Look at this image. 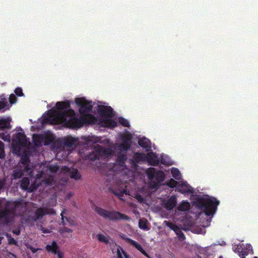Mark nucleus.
I'll use <instances>...</instances> for the list:
<instances>
[{
    "label": "nucleus",
    "mask_w": 258,
    "mask_h": 258,
    "mask_svg": "<svg viewBox=\"0 0 258 258\" xmlns=\"http://www.w3.org/2000/svg\"><path fill=\"white\" fill-rule=\"evenodd\" d=\"M75 102L80 107L81 117H76L75 111L71 108L69 101H59L55 104L57 110H54L55 123H63L64 126L70 128H79L85 124L95 122L96 119L94 115L85 114L92 110V101H88L84 98H77Z\"/></svg>",
    "instance_id": "f257e3e1"
},
{
    "label": "nucleus",
    "mask_w": 258,
    "mask_h": 258,
    "mask_svg": "<svg viewBox=\"0 0 258 258\" xmlns=\"http://www.w3.org/2000/svg\"><path fill=\"white\" fill-rule=\"evenodd\" d=\"M193 204L200 210H217L220 201L213 197H198L193 202Z\"/></svg>",
    "instance_id": "f03ea898"
},
{
    "label": "nucleus",
    "mask_w": 258,
    "mask_h": 258,
    "mask_svg": "<svg viewBox=\"0 0 258 258\" xmlns=\"http://www.w3.org/2000/svg\"><path fill=\"white\" fill-rule=\"evenodd\" d=\"M146 174L148 177L152 181L153 187L155 188L159 186V184L163 182L165 179V174L163 171L157 170L154 167H149L146 170Z\"/></svg>",
    "instance_id": "7ed1b4c3"
},
{
    "label": "nucleus",
    "mask_w": 258,
    "mask_h": 258,
    "mask_svg": "<svg viewBox=\"0 0 258 258\" xmlns=\"http://www.w3.org/2000/svg\"><path fill=\"white\" fill-rule=\"evenodd\" d=\"M98 213L109 220H130V218L127 216L116 211H98Z\"/></svg>",
    "instance_id": "20e7f679"
},
{
    "label": "nucleus",
    "mask_w": 258,
    "mask_h": 258,
    "mask_svg": "<svg viewBox=\"0 0 258 258\" xmlns=\"http://www.w3.org/2000/svg\"><path fill=\"white\" fill-rule=\"evenodd\" d=\"M232 248L233 251L239 253L240 256L253 253V249L250 244H247L245 246L243 244H234Z\"/></svg>",
    "instance_id": "39448f33"
},
{
    "label": "nucleus",
    "mask_w": 258,
    "mask_h": 258,
    "mask_svg": "<svg viewBox=\"0 0 258 258\" xmlns=\"http://www.w3.org/2000/svg\"><path fill=\"white\" fill-rule=\"evenodd\" d=\"M105 153V149L98 146L95 147V151L89 153L88 154L85 156L84 158L86 160L95 161L99 159L102 154Z\"/></svg>",
    "instance_id": "423d86ee"
},
{
    "label": "nucleus",
    "mask_w": 258,
    "mask_h": 258,
    "mask_svg": "<svg viewBox=\"0 0 258 258\" xmlns=\"http://www.w3.org/2000/svg\"><path fill=\"white\" fill-rule=\"evenodd\" d=\"M14 211H0V223H8L15 217Z\"/></svg>",
    "instance_id": "0eeeda50"
},
{
    "label": "nucleus",
    "mask_w": 258,
    "mask_h": 258,
    "mask_svg": "<svg viewBox=\"0 0 258 258\" xmlns=\"http://www.w3.org/2000/svg\"><path fill=\"white\" fill-rule=\"evenodd\" d=\"M24 174L29 175L30 177L33 176V172L24 170L22 167H20V166H17L12 175L13 179H17L20 178Z\"/></svg>",
    "instance_id": "6e6552de"
},
{
    "label": "nucleus",
    "mask_w": 258,
    "mask_h": 258,
    "mask_svg": "<svg viewBox=\"0 0 258 258\" xmlns=\"http://www.w3.org/2000/svg\"><path fill=\"white\" fill-rule=\"evenodd\" d=\"M215 211H202L199 214V218L206 220V223L203 222L204 227H207L209 225L211 220L215 214Z\"/></svg>",
    "instance_id": "1a4fd4ad"
},
{
    "label": "nucleus",
    "mask_w": 258,
    "mask_h": 258,
    "mask_svg": "<svg viewBox=\"0 0 258 258\" xmlns=\"http://www.w3.org/2000/svg\"><path fill=\"white\" fill-rule=\"evenodd\" d=\"M122 143L119 147L121 151L127 152L131 147V138L124 135L121 137Z\"/></svg>",
    "instance_id": "9d476101"
},
{
    "label": "nucleus",
    "mask_w": 258,
    "mask_h": 258,
    "mask_svg": "<svg viewBox=\"0 0 258 258\" xmlns=\"http://www.w3.org/2000/svg\"><path fill=\"white\" fill-rule=\"evenodd\" d=\"M17 166H20L24 170L33 172V168L30 165V160L27 156H22L21 158L20 162Z\"/></svg>",
    "instance_id": "9b49d317"
},
{
    "label": "nucleus",
    "mask_w": 258,
    "mask_h": 258,
    "mask_svg": "<svg viewBox=\"0 0 258 258\" xmlns=\"http://www.w3.org/2000/svg\"><path fill=\"white\" fill-rule=\"evenodd\" d=\"M121 238L125 240V241L128 244H130L131 245L135 247L136 248H137L138 250H139L140 251H141L143 254L146 255L148 258H150V256L148 255V254L145 252V251L143 249L142 246L138 243L137 242L134 241V240L128 238L126 237L125 235L121 236Z\"/></svg>",
    "instance_id": "f8f14e48"
},
{
    "label": "nucleus",
    "mask_w": 258,
    "mask_h": 258,
    "mask_svg": "<svg viewBox=\"0 0 258 258\" xmlns=\"http://www.w3.org/2000/svg\"><path fill=\"white\" fill-rule=\"evenodd\" d=\"M46 250L57 255V258H63V253L59 250L55 241H53L50 245L46 246Z\"/></svg>",
    "instance_id": "ddd939ff"
},
{
    "label": "nucleus",
    "mask_w": 258,
    "mask_h": 258,
    "mask_svg": "<svg viewBox=\"0 0 258 258\" xmlns=\"http://www.w3.org/2000/svg\"><path fill=\"white\" fill-rule=\"evenodd\" d=\"M98 112L101 115L103 116L111 117L113 116V109L110 106H99Z\"/></svg>",
    "instance_id": "4468645a"
},
{
    "label": "nucleus",
    "mask_w": 258,
    "mask_h": 258,
    "mask_svg": "<svg viewBox=\"0 0 258 258\" xmlns=\"http://www.w3.org/2000/svg\"><path fill=\"white\" fill-rule=\"evenodd\" d=\"M164 223L175 232V233L178 236L179 239L180 240H183L184 239L185 237L183 233H182V232L181 231L180 227L172 223H170L166 221H165L164 222Z\"/></svg>",
    "instance_id": "2eb2a0df"
},
{
    "label": "nucleus",
    "mask_w": 258,
    "mask_h": 258,
    "mask_svg": "<svg viewBox=\"0 0 258 258\" xmlns=\"http://www.w3.org/2000/svg\"><path fill=\"white\" fill-rule=\"evenodd\" d=\"M146 161L152 166H157L159 163V160L156 153L151 152H148L146 156Z\"/></svg>",
    "instance_id": "dca6fc26"
},
{
    "label": "nucleus",
    "mask_w": 258,
    "mask_h": 258,
    "mask_svg": "<svg viewBox=\"0 0 258 258\" xmlns=\"http://www.w3.org/2000/svg\"><path fill=\"white\" fill-rule=\"evenodd\" d=\"M15 141L17 144L25 147L28 143V140L23 133L19 132L16 134L15 137Z\"/></svg>",
    "instance_id": "f3484780"
},
{
    "label": "nucleus",
    "mask_w": 258,
    "mask_h": 258,
    "mask_svg": "<svg viewBox=\"0 0 258 258\" xmlns=\"http://www.w3.org/2000/svg\"><path fill=\"white\" fill-rule=\"evenodd\" d=\"M146 156L143 153L136 152L133 156V158L131 160L132 164L133 166H137V164L141 161H146Z\"/></svg>",
    "instance_id": "a211bd4d"
},
{
    "label": "nucleus",
    "mask_w": 258,
    "mask_h": 258,
    "mask_svg": "<svg viewBox=\"0 0 258 258\" xmlns=\"http://www.w3.org/2000/svg\"><path fill=\"white\" fill-rule=\"evenodd\" d=\"M177 190L182 194L192 193V191L190 189L186 182H179L177 187Z\"/></svg>",
    "instance_id": "6ab92c4d"
},
{
    "label": "nucleus",
    "mask_w": 258,
    "mask_h": 258,
    "mask_svg": "<svg viewBox=\"0 0 258 258\" xmlns=\"http://www.w3.org/2000/svg\"><path fill=\"white\" fill-rule=\"evenodd\" d=\"M177 203L176 198L174 196H172L165 202L164 207L166 210H173Z\"/></svg>",
    "instance_id": "aec40b11"
},
{
    "label": "nucleus",
    "mask_w": 258,
    "mask_h": 258,
    "mask_svg": "<svg viewBox=\"0 0 258 258\" xmlns=\"http://www.w3.org/2000/svg\"><path fill=\"white\" fill-rule=\"evenodd\" d=\"M138 144L141 147L145 149L146 151H149L151 148L150 141L145 137L140 138L138 141Z\"/></svg>",
    "instance_id": "412c9836"
},
{
    "label": "nucleus",
    "mask_w": 258,
    "mask_h": 258,
    "mask_svg": "<svg viewBox=\"0 0 258 258\" xmlns=\"http://www.w3.org/2000/svg\"><path fill=\"white\" fill-rule=\"evenodd\" d=\"M77 140L71 137H68L64 138L62 141V144L67 147L71 148L75 146Z\"/></svg>",
    "instance_id": "4be33fe9"
},
{
    "label": "nucleus",
    "mask_w": 258,
    "mask_h": 258,
    "mask_svg": "<svg viewBox=\"0 0 258 258\" xmlns=\"http://www.w3.org/2000/svg\"><path fill=\"white\" fill-rule=\"evenodd\" d=\"M11 119L10 117L7 118L1 119H0V130H4L5 129H10L11 125L10 122Z\"/></svg>",
    "instance_id": "5701e85b"
},
{
    "label": "nucleus",
    "mask_w": 258,
    "mask_h": 258,
    "mask_svg": "<svg viewBox=\"0 0 258 258\" xmlns=\"http://www.w3.org/2000/svg\"><path fill=\"white\" fill-rule=\"evenodd\" d=\"M33 141L36 146L41 147L44 141V135L39 134L34 135L33 136Z\"/></svg>",
    "instance_id": "b1692460"
},
{
    "label": "nucleus",
    "mask_w": 258,
    "mask_h": 258,
    "mask_svg": "<svg viewBox=\"0 0 258 258\" xmlns=\"http://www.w3.org/2000/svg\"><path fill=\"white\" fill-rule=\"evenodd\" d=\"M121 151L119 152V155L117 156L116 162L120 165L123 166L127 159L126 152Z\"/></svg>",
    "instance_id": "393cba45"
},
{
    "label": "nucleus",
    "mask_w": 258,
    "mask_h": 258,
    "mask_svg": "<svg viewBox=\"0 0 258 258\" xmlns=\"http://www.w3.org/2000/svg\"><path fill=\"white\" fill-rule=\"evenodd\" d=\"M114 250V252L116 253L117 258H130L126 253L119 246H117Z\"/></svg>",
    "instance_id": "a878e982"
},
{
    "label": "nucleus",
    "mask_w": 258,
    "mask_h": 258,
    "mask_svg": "<svg viewBox=\"0 0 258 258\" xmlns=\"http://www.w3.org/2000/svg\"><path fill=\"white\" fill-rule=\"evenodd\" d=\"M60 215L61 216V220L63 224L67 225L69 224L71 225H73L74 224V223L73 220L67 216V211H62Z\"/></svg>",
    "instance_id": "bb28decb"
},
{
    "label": "nucleus",
    "mask_w": 258,
    "mask_h": 258,
    "mask_svg": "<svg viewBox=\"0 0 258 258\" xmlns=\"http://www.w3.org/2000/svg\"><path fill=\"white\" fill-rule=\"evenodd\" d=\"M96 239L100 242L107 244L109 242V237L106 234L99 233L96 235Z\"/></svg>",
    "instance_id": "cd10ccee"
},
{
    "label": "nucleus",
    "mask_w": 258,
    "mask_h": 258,
    "mask_svg": "<svg viewBox=\"0 0 258 258\" xmlns=\"http://www.w3.org/2000/svg\"><path fill=\"white\" fill-rule=\"evenodd\" d=\"M44 211H36V212L34 213V215L32 217H29L27 220L29 222L32 221H35L37 219H38L39 218L42 217L43 214H44V213H43Z\"/></svg>",
    "instance_id": "c85d7f7f"
},
{
    "label": "nucleus",
    "mask_w": 258,
    "mask_h": 258,
    "mask_svg": "<svg viewBox=\"0 0 258 258\" xmlns=\"http://www.w3.org/2000/svg\"><path fill=\"white\" fill-rule=\"evenodd\" d=\"M29 184V179L28 177H25L21 180L20 187L22 189L26 190L28 189Z\"/></svg>",
    "instance_id": "c756f323"
},
{
    "label": "nucleus",
    "mask_w": 258,
    "mask_h": 258,
    "mask_svg": "<svg viewBox=\"0 0 258 258\" xmlns=\"http://www.w3.org/2000/svg\"><path fill=\"white\" fill-rule=\"evenodd\" d=\"M70 177L76 180H79L81 178V174L79 173L77 169H73L70 174Z\"/></svg>",
    "instance_id": "7c9ffc66"
},
{
    "label": "nucleus",
    "mask_w": 258,
    "mask_h": 258,
    "mask_svg": "<svg viewBox=\"0 0 258 258\" xmlns=\"http://www.w3.org/2000/svg\"><path fill=\"white\" fill-rule=\"evenodd\" d=\"M171 174L175 179L179 180L181 179V173L177 168H173L171 170Z\"/></svg>",
    "instance_id": "2f4dec72"
},
{
    "label": "nucleus",
    "mask_w": 258,
    "mask_h": 258,
    "mask_svg": "<svg viewBox=\"0 0 258 258\" xmlns=\"http://www.w3.org/2000/svg\"><path fill=\"white\" fill-rule=\"evenodd\" d=\"M190 205L187 201H183L176 210H190Z\"/></svg>",
    "instance_id": "473e14b6"
},
{
    "label": "nucleus",
    "mask_w": 258,
    "mask_h": 258,
    "mask_svg": "<svg viewBox=\"0 0 258 258\" xmlns=\"http://www.w3.org/2000/svg\"><path fill=\"white\" fill-rule=\"evenodd\" d=\"M113 193L115 195L117 196L121 200H122V197L124 195H130L129 191H128L126 189H123L122 190L119 191H114Z\"/></svg>",
    "instance_id": "72a5a7b5"
},
{
    "label": "nucleus",
    "mask_w": 258,
    "mask_h": 258,
    "mask_svg": "<svg viewBox=\"0 0 258 258\" xmlns=\"http://www.w3.org/2000/svg\"><path fill=\"white\" fill-rule=\"evenodd\" d=\"M54 140L53 137L50 135H44V145L45 146L48 145L53 142Z\"/></svg>",
    "instance_id": "f704fd0d"
},
{
    "label": "nucleus",
    "mask_w": 258,
    "mask_h": 258,
    "mask_svg": "<svg viewBox=\"0 0 258 258\" xmlns=\"http://www.w3.org/2000/svg\"><path fill=\"white\" fill-rule=\"evenodd\" d=\"M139 226L141 229L143 230H148L149 228L147 226V221L145 219H140L139 222Z\"/></svg>",
    "instance_id": "c9c22d12"
},
{
    "label": "nucleus",
    "mask_w": 258,
    "mask_h": 258,
    "mask_svg": "<svg viewBox=\"0 0 258 258\" xmlns=\"http://www.w3.org/2000/svg\"><path fill=\"white\" fill-rule=\"evenodd\" d=\"M104 123L106 126L110 127H114L116 126L117 125L116 122L114 120L112 119L106 120L104 121Z\"/></svg>",
    "instance_id": "e433bc0d"
},
{
    "label": "nucleus",
    "mask_w": 258,
    "mask_h": 258,
    "mask_svg": "<svg viewBox=\"0 0 258 258\" xmlns=\"http://www.w3.org/2000/svg\"><path fill=\"white\" fill-rule=\"evenodd\" d=\"M59 231L64 236L69 237L71 236L72 230L67 228H64L63 229H60Z\"/></svg>",
    "instance_id": "4c0bfd02"
},
{
    "label": "nucleus",
    "mask_w": 258,
    "mask_h": 258,
    "mask_svg": "<svg viewBox=\"0 0 258 258\" xmlns=\"http://www.w3.org/2000/svg\"><path fill=\"white\" fill-rule=\"evenodd\" d=\"M178 184L179 182L172 178H171L167 183V185L171 188H173L175 187H177Z\"/></svg>",
    "instance_id": "58836bf2"
},
{
    "label": "nucleus",
    "mask_w": 258,
    "mask_h": 258,
    "mask_svg": "<svg viewBox=\"0 0 258 258\" xmlns=\"http://www.w3.org/2000/svg\"><path fill=\"white\" fill-rule=\"evenodd\" d=\"M119 123L123 126L129 127L130 125L127 119H125L124 118L120 117L119 119Z\"/></svg>",
    "instance_id": "ea45409f"
},
{
    "label": "nucleus",
    "mask_w": 258,
    "mask_h": 258,
    "mask_svg": "<svg viewBox=\"0 0 258 258\" xmlns=\"http://www.w3.org/2000/svg\"><path fill=\"white\" fill-rule=\"evenodd\" d=\"M44 181L46 184L52 185L54 181V179L52 177L49 176L48 178H46Z\"/></svg>",
    "instance_id": "a19ab883"
},
{
    "label": "nucleus",
    "mask_w": 258,
    "mask_h": 258,
    "mask_svg": "<svg viewBox=\"0 0 258 258\" xmlns=\"http://www.w3.org/2000/svg\"><path fill=\"white\" fill-rule=\"evenodd\" d=\"M5 155L4 143L0 141V158H3Z\"/></svg>",
    "instance_id": "79ce46f5"
},
{
    "label": "nucleus",
    "mask_w": 258,
    "mask_h": 258,
    "mask_svg": "<svg viewBox=\"0 0 258 258\" xmlns=\"http://www.w3.org/2000/svg\"><path fill=\"white\" fill-rule=\"evenodd\" d=\"M9 99V101L11 104H13L16 103V102L17 100V98L16 97V96L13 94H12L10 95Z\"/></svg>",
    "instance_id": "37998d69"
},
{
    "label": "nucleus",
    "mask_w": 258,
    "mask_h": 258,
    "mask_svg": "<svg viewBox=\"0 0 258 258\" xmlns=\"http://www.w3.org/2000/svg\"><path fill=\"white\" fill-rule=\"evenodd\" d=\"M15 93L18 96H22L24 95L22 89L20 87H18L15 90Z\"/></svg>",
    "instance_id": "c03bdc74"
},
{
    "label": "nucleus",
    "mask_w": 258,
    "mask_h": 258,
    "mask_svg": "<svg viewBox=\"0 0 258 258\" xmlns=\"http://www.w3.org/2000/svg\"><path fill=\"white\" fill-rule=\"evenodd\" d=\"M8 106L7 102L5 101H0V111L2 109H4L5 108ZM3 110V111H4Z\"/></svg>",
    "instance_id": "a18cd8bd"
},
{
    "label": "nucleus",
    "mask_w": 258,
    "mask_h": 258,
    "mask_svg": "<svg viewBox=\"0 0 258 258\" xmlns=\"http://www.w3.org/2000/svg\"><path fill=\"white\" fill-rule=\"evenodd\" d=\"M8 106L7 102L5 101H0V111L2 109H4L5 108ZM3 110V111H4Z\"/></svg>",
    "instance_id": "49530a36"
},
{
    "label": "nucleus",
    "mask_w": 258,
    "mask_h": 258,
    "mask_svg": "<svg viewBox=\"0 0 258 258\" xmlns=\"http://www.w3.org/2000/svg\"><path fill=\"white\" fill-rule=\"evenodd\" d=\"M7 237L8 238V242L9 244H13L15 245L17 244V242L12 238L10 235L7 234Z\"/></svg>",
    "instance_id": "de8ad7c7"
},
{
    "label": "nucleus",
    "mask_w": 258,
    "mask_h": 258,
    "mask_svg": "<svg viewBox=\"0 0 258 258\" xmlns=\"http://www.w3.org/2000/svg\"><path fill=\"white\" fill-rule=\"evenodd\" d=\"M49 169L51 171L55 172L57 171L58 167L56 165L50 166L49 167Z\"/></svg>",
    "instance_id": "09e8293b"
},
{
    "label": "nucleus",
    "mask_w": 258,
    "mask_h": 258,
    "mask_svg": "<svg viewBox=\"0 0 258 258\" xmlns=\"http://www.w3.org/2000/svg\"><path fill=\"white\" fill-rule=\"evenodd\" d=\"M27 247L28 248H29L33 253L36 252L38 250V249L34 248L29 244H27Z\"/></svg>",
    "instance_id": "8fccbe9b"
},
{
    "label": "nucleus",
    "mask_w": 258,
    "mask_h": 258,
    "mask_svg": "<svg viewBox=\"0 0 258 258\" xmlns=\"http://www.w3.org/2000/svg\"><path fill=\"white\" fill-rule=\"evenodd\" d=\"M36 189V186L31 185L29 188L27 189L29 192H32Z\"/></svg>",
    "instance_id": "3c124183"
},
{
    "label": "nucleus",
    "mask_w": 258,
    "mask_h": 258,
    "mask_svg": "<svg viewBox=\"0 0 258 258\" xmlns=\"http://www.w3.org/2000/svg\"><path fill=\"white\" fill-rule=\"evenodd\" d=\"M20 204H21V201H16L15 202V208H17L18 207V206L20 205Z\"/></svg>",
    "instance_id": "603ef678"
},
{
    "label": "nucleus",
    "mask_w": 258,
    "mask_h": 258,
    "mask_svg": "<svg viewBox=\"0 0 258 258\" xmlns=\"http://www.w3.org/2000/svg\"><path fill=\"white\" fill-rule=\"evenodd\" d=\"M205 231L204 230H200V231L197 232L198 234H205Z\"/></svg>",
    "instance_id": "864d4df0"
},
{
    "label": "nucleus",
    "mask_w": 258,
    "mask_h": 258,
    "mask_svg": "<svg viewBox=\"0 0 258 258\" xmlns=\"http://www.w3.org/2000/svg\"><path fill=\"white\" fill-rule=\"evenodd\" d=\"M13 233L19 235L20 234V230H15L13 231Z\"/></svg>",
    "instance_id": "5fc2aeb1"
},
{
    "label": "nucleus",
    "mask_w": 258,
    "mask_h": 258,
    "mask_svg": "<svg viewBox=\"0 0 258 258\" xmlns=\"http://www.w3.org/2000/svg\"><path fill=\"white\" fill-rule=\"evenodd\" d=\"M137 199L139 201L141 202V201H143V198H142V197L141 196H137Z\"/></svg>",
    "instance_id": "6e6d98bb"
},
{
    "label": "nucleus",
    "mask_w": 258,
    "mask_h": 258,
    "mask_svg": "<svg viewBox=\"0 0 258 258\" xmlns=\"http://www.w3.org/2000/svg\"><path fill=\"white\" fill-rule=\"evenodd\" d=\"M42 231L43 233H48L49 232V231L47 229H45V228H42Z\"/></svg>",
    "instance_id": "4d7b16f0"
},
{
    "label": "nucleus",
    "mask_w": 258,
    "mask_h": 258,
    "mask_svg": "<svg viewBox=\"0 0 258 258\" xmlns=\"http://www.w3.org/2000/svg\"><path fill=\"white\" fill-rule=\"evenodd\" d=\"M37 210H53V209H43L42 208H39L37 209Z\"/></svg>",
    "instance_id": "13d9d810"
},
{
    "label": "nucleus",
    "mask_w": 258,
    "mask_h": 258,
    "mask_svg": "<svg viewBox=\"0 0 258 258\" xmlns=\"http://www.w3.org/2000/svg\"><path fill=\"white\" fill-rule=\"evenodd\" d=\"M64 168L67 169V172H69L71 170L68 167H64Z\"/></svg>",
    "instance_id": "bf43d9fd"
},
{
    "label": "nucleus",
    "mask_w": 258,
    "mask_h": 258,
    "mask_svg": "<svg viewBox=\"0 0 258 258\" xmlns=\"http://www.w3.org/2000/svg\"><path fill=\"white\" fill-rule=\"evenodd\" d=\"M3 239V237H0V244L2 243V241Z\"/></svg>",
    "instance_id": "052dcab7"
},
{
    "label": "nucleus",
    "mask_w": 258,
    "mask_h": 258,
    "mask_svg": "<svg viewBox=\"0 0 258 258\" xmlns=\"http://www.w3.org/2000/svg\"><path fill=\"white\" fill-rule=\"evenodd\" d=\"M95 210H103L102 209H100V208H98L97 207L96 208Z\"/></svg>",
    "instance_id": "680f3d73"
},
{
    "label": "nucleus",
    "mask_w": 258,
    "mask_h": 258,
    "mask_svg": "<svg viewBox=\"0 0 258 258\" xmlns=\"http://www.w3.org/2000/svg\"><path fill=\"white\" fill-rule=\"evenodd\" d=\"M10 254H11V255H13V256H14L15 257H16V256H15L14 254H13V253H10Z\"/></svg>",
    "instance_id": "e2e57ef3"
},
{
    "label": "nucleus",
    "mask_w": 258,
    "mask_h": 258,
    "mask_svg": "<svg viewBox=\"0 0 258 258\" xmlns=\"http://www.w3.org/2000/svg\"><path fill=\"white\" fill-rule=\"evenodd\" d=\"M187 225L189 226H191V224H189V223H188L187 224Z\"/></svg>",
    "instance_id": "0e129e2a"
},
{
    "label": "nucleus",
    "mask_w": 258,
    "mask_h": 258,
    "mask_svg": "<svg viewBox=\"0 0 258 258\" xmlns=\"http://www.w3.org/2000/svg\"><path fill=\"white\" fill-rule=\"evenodd\" d=\"M219 258H223V256H220L219 257Z\"/></svg>",
    "instance_id": "69168bd1"
},
{
    "label": "nucleus",
    "mask_w": 258,
    "mask_h": 258,
    "mask_svg": "<svg viewBox=\"0 0 258 258\" xmlns=\"http://www.w3.org/2000/svg\"><path fill=\"white\" fill-rule=\"evenodd\" d=\"M161 163H163V164L164 163V162L163 161H161Z\"/></svg>",
    "instance_id": "338daca9"
},
{
    "label": "nucleus",
    "mask_w": 258,
    "mask_h": 258,
    "mask_svg": "<svg viewBox=\"0 0 258 258\" xmlns=\"http://www.w3.org/2000/svg\"><path fill=\"white\" fill-rule=\"evenodd\" d=\"M253 258H258V257H257V256H254V257H253Z\"/></svg>",
    "instance_id": "774afa93"
}]
</instances>
